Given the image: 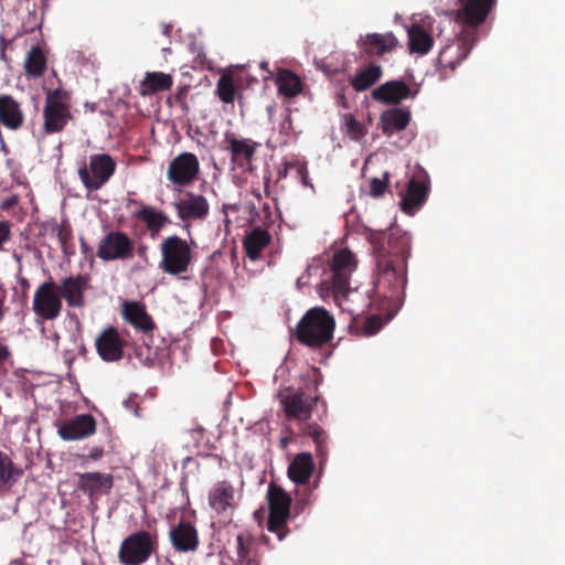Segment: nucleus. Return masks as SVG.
Wrapping results in <instances>:
<instances>
[{"mask_svg": "<svg viewBox=\"0 0 565 565\" xmlns=\"http://www.w3.org/2000/svg\"><path fill=\"white\" fill-rule=\"evenodd\" d=\"M90 287V277L77 274L61 279L57 290L71 308H83L86 305L85 291Z\"/></svg>", "mask_w": 565, "mask_h": 565, "instance_id": "obj_14", "label": "nucleus"}, {"mask_svg": "<svg viewBox=\"0 0 565 565\" xmlns=\"http://www.w3.org/2000/svg\"><path fill=\"white\" fill-rule=\"evenodd\" d=\"M173 85L171 75L162 72H147L140 84V95L149 96L169 90Z\"/></svg>", "mask_w": 565, "mask_h": 565, "instance_id": "obj_32", "label": "nucleus"}, {"mask_svg": "<svg viewBox=\"0 0 565 565\" xmlns=\"http://www.w3.org/2000/svg\"><path fill=\"white\" fill-rule=\"evenodd\" d=\"M429 193V181L427 177H413L408 183L405 194L402 198L401 206L403 212L412 215L427 200Z\"/></svg>", "mask_w": 565, "mask_h": 565, "instance_id": "obj_19", "label": "nucleus"}, {"mask_svg": "<svg viewBox=\"0 0 565 565\" xmlns=\"http://www.w3.org/2000/svg\"><path fill=\"white\" fill-rule=\"evenodd\" d=\"M7 290L0 287V323L3 321L8 308L6 307Z\"/></svg>", "mask_w": 565, "mask_h": 565, "instance_id": "obj_44", "label": "nucleus"}, {"mask_svg": "<svg viewBox=\"0 0 565 565\" xmlns=\"http://www.w3.org/2000/svg\"><path fill=\"white\" fill-rule=\"evenodd\" d=\"M116 161L108 153H95L89 157V164L78 170V177L89 191L102 189L115 174Z\"/></svg>", "mask_w": 565, "mask_h": 565, "instance_id": "obj_10", "label": "nucleus"}, {"mask_svg": "<svg viewBox=\"0 0 565 565\" xmlns=\"http://www.w3.org/2000/svg\"><path fill=\"white\" fill-rule=\"evenodd\" d=\"M411 87L399 79L388 81L372 90V98L381 104L397 105L411 97Z\"/></svg>", "mask_w": 565, "mask_h": 565, "instance_id": "obj_20", "label": "nucleus"}, {"mask_svg": "<svg viewBox=\"0 0 565 565\" xmlns=\"http://www.w3.org/2000/svg\"><path fill=\"white\" fill-rule=\"evenodd\" d=\"M271 242V235L267 230L263 227H254L243 241V246L246 253V256L255 262L259 259L260 254L265 247L269 245Z\"/></svg>", "mask_w": 565, "mask_h": 565, "instance_id": "obj_27", "label": "nucleus"}, {"mask_svg": "<svg viewBox=\"0 0 565 565\" xmlns=\"http://www.w3.org/2000/svg\"><path fill=\"white\" fill-rule=\"evenodd\" d=\"M298 171H299L300 174H302V173H305L307 171V169H306L305 166H301V167H299Z\"/></svg>", "mask_w": 565, "mask_h": 565, "instance_id": "obj_53", "label": "nucleus"}, {"mask_svg": "<svg viewBox=\"0 0 565 565\" xmlns=\"http://www.w3.org/2000/svg\"><path fill=\"white\" fill-rule=\"evenodd\" d=\"M318 386L319 381L313 372L308 376L305 386H288L279 391L278 398L288 419L307 422L311 417L313 406L320 399Z\"/></svg>", "mask_w": 565, "mask_h": 565, "instance_id": "obj_4", "label": "nucleus"}, {"mask_svg": "<svg viewBox=\"0 0 565 565\" xmlns=\"http://www.w3.org/2000/svg\"><path fill=\"white\" fill-rule=\"evenodd\" d=\"M121 315L127 323L145 335L151 334L156 329L152 317L147 312L146 306L139 301H125Z\"/></svg>", "mask_w": 565, "mask_h": 565, "instance_id": "obj_18", "label": "nucleus"}, {"mask_svg": "<svg viewBox=\"0 0 565 565\" xmlns=\"http://www.w3.org/2000/svg\"><path fill=\"white\" fill-rule=\"evenodd\" d=\"M371 244L375 256L376 292L395 298L407 282L411 236L399 227H392L387 233L371 235Z\"/></svg>", "mask_w": 565, "mask_h": 565, "instance_id": "obj_1", "label": "nucleus"}, {"mask_svg": "<svg viewBox=\"0 0 565 565\" xmlns=\"http://www.w3.org/2000/svg\"><path fill=\"white\" fill-rule=\"evenodd\" d=\"M18 196L17 195H12L10 198H8L3 203H2V209L4 210H9L11 207H13L14 205L18 204Z\"/></svg>", "mask_w": 565, "mask_h": 565, "instance_id": "obj_47", "label": "nucleus"}, {"mask_svg": "<svg viewBox=\"0 0 565 565\" xmlns=\"http://www.w3.org/2000/svg\"><path fill=\"white\" fill-rule=\"evenodd\" d=\"M12 235L11 224L8 221H0V250H2L3 245L10 241Z\"/></svg>", "mask_w": 565, "mask_h": 565, "instance_id": "obj_43", "label": "nucleus"}, {"mask_svg": "<svg viewBox=\"0 0 565 565\" xmlns=\"http://www.w3.org/2000/svg\"><path fill=\"white\" fill-rule=\"evenodd\" d=\"M200 172V162L192 152H182L170 161L167 178L177 186L191 184Z\"/></svg>", "mask_w": 565, "mask_h": 565, "instance_id": "obj_13", "label": "nucleus"}, {"mask_svg": "<svg viewBox=\"0 0 565 565\" xmlns=\"http://www.w3.org/2000/svg\"><path fill=\"white\" fill-rule=\"evenodd\" d=\"M18 282L22 289V292L25 295L28 292V290L30 289V281L28 278L25 277H22V276H19L18 277Z\"/></svg>", "mask_w": 565, "mask_h": 565, "instance_id": "obj_48", "label": "nucleus"}, {"mask_svg": "<svg viewBox=\"0 0 565 565\" xmlns=\"http://www.w3.org/2000/svg\"><path fill=\"white\" fill-rule=\"evenodd\" d=\"M267 530L282 541L289 533L287 522L290 516L291 498L280 486L271 482L267 491Z\"/></svg>", "mask_w": 565, "mask_h": 565, "instance_id": "obj_7", "label": "nucleus"}, {"mask_svg": "<svg viewBox=\"0 0 565 565\" xmlns=\"http://www.w3.org/2000/svg\"><path fill=\"white\" fill-rule=\"evenodd\" d=\"M495 0H465L456 11V21L462 29L455 42L446 45L439 53L440 65L454 71L469 55L478 41L477 26L482 24Z\"/></svg>", "mask_w": 565, "mask_h": 565, "instance_id": "obj_2", "label": "nucleus"}, {"mask_svg": "<svg viewBox=\"0 0 565 565\" xmlns=\"http://www.w3.org/2000/svg\"><path fill=\"white\" fill-rule=\"evenodd\" d=\"M178 216L181 221L202 220L209 214V203L203 195L188 193L186 199L174 203Z\"/></svg>", "mask_w": 565, "mask_h": 565, "instance_id": "obj_23", "label": "nucleus"}, {"mask_svg": "<svg viewBox=\"0 0 565 565\" xmlns=\"http://www.w3.org/2000/svg\"><path fill=\"white\" fill-rule=\"evenodd\" d=\"M383 75V68L379 64L370 63L364 67L356 70L353 77L350 78V85L358 92H365L376 84Z\"/></svg>", "mask_w": 565, "mask_h": 565, "instance_id": "obj_28", "label": "nucleus"}, {"mask_svg": "<svg viewBox=\"0 0 565 565\" xmlns=\"http://www.w3.org/2000/svg\"><path fill=\"white\" fill-rule=\"evenodd\" d=\"M114 484L110 473L85 472L78 475L77 489L90 498L107 494Z\"/></svg>", "mask_w": 565, "mask_h": 565, "instance_id": "obj_21", "label": "nucleus"}, {"mask_svg": "<svg viewBox=\"0 0 565 565\" xmlns=\"http://www.w3.org/2000/svg\"><path fill=\"white\" fill-rule=\"evenodd\" d=\"M170 540L178 552H193L199 546L196 529L185 521H180L170 530Z\"/></svg>", "mask_w": 565, "mask_h": 565, "instance_id": "obj_24", "label": "nucleus"}, {"mask_svg": "<svg viewBox=\"0 0 565 565\" xmlns=\"http://www.w3.org/2000/svg\"><path fill=\"white\" fill-rule=\"evenodd\" d=\"M104 452L105 451L103 447H93L87 455V458L92 460H98L104 456Z\"/></svg>", "mask_w": 565, "mask_h": 565, "instance_id": "obj_46", "label": "nucleus"}, {"mask_svg": "<svg viewBox=\"0 0 565 565\" xmlns=\"http://www.w3.org/2000/svg\"><path fill=\"white\" fill-rule=\"evenodd\" d=\"M334 318L322 307L309 309L296 326L298 342L309 348H321L333 338Z\"/></svg>", "mask_w": 565, "mask_h": 565, "instance_id": "obj_3", "label": "nucleus"}, {"mask_svg": "<svg viewBox=\"0 0 565 565\" xmlns=\"http://www.w3.org/2000/svg\"><path fill=\"white\" fill-rule=\"evenodd\" d=\"M209 503L218 514L233 508L234 488L226 481L216 483L209 493Z\"/></svg>", "mask_w": 565, "mask_h": 565, "instance_id": "obj_30", "label": "nucleus"}, {"mask_svg": "<svg viewBox=\"0 0 565 565\" xmlns=\"http://www.w3.org/2000/svg\"><path fill=\"white\" fill-rule=\"evenodd\" d=\"M266 66H267V63H266V62L262 63V67H263V68H266Z\"/></svg>", "mask_w": 565, "mask_h": 565, "instance_id": "obj_55", "label": "nucleus"}, {"mask_svg": "<svg viewBox=\"0 0 565 565\" xmlns=\"http://www.w3.org/2000/svg\"><path fill=\"white\" fill-rule=\"evenodd\" d=\"M277 86L279 94L286 97H296L302 90L300 78L289 70H281L277 75Z\"/></svg>", "mask_w": 565, "mask_h": 565, "instance_id": "obj_36", "label": "nucleus"}, {"mask_svg": "<svg viewBox=\"0 0 565 565\" xmlns=\"http://www.w3.org/2000/svg\"><path fill=\"white\" fill-rule=\"evenodd\" d=\"M226 149L231 152V160L239 168H246L252 164L256 151L260 143L249 138L238 139L234 134L225 135Z\"/></svg>", "mask_w": 565, "mask_h": 565, "instance_id": "obj_17", "label": "nucleus"}, {"mask_svg": "<svg viewBox=\"0 0 565 565\" xmlns=\"http://www.w3.org/2000/svg\"><path fill=\"white\" fill-rule=\"evenodd\" d=\"M67 92L56 88L47 90L43 108V129L46 134L62 131L72 118Z\"/></svg>", "mask_w": 565, "mask_h": 565, "instance_id": "obj_9", "label": "nucleus"}, {"mask_svg": "<svg viewBox=\"0 0 565 565\" xmlns=\"http://www.w3.org/2000/svg\"><path fill=\"white\" fill-rule=\"evenodd\" d=\"M305 434L315 441L318 451L320 454L323 452L327 443L326 431L317 424H309L306 427Z\"/></svg>", "mask_w": 565, "mask_h": 565, "instance_id": "obj_40", "label": "nucleus"}, {"mask_svg": "<svg viewBox=\"0 0 565 565\" xmlns=\"http://www.w3.org/2000/svg\"><path fill=\"white\" fill-rule=\"evenodd\" d=\"M381 328H382V321L376 316L369 317L363 322V332L366 335H373V334L377 333Z\"/></svg>", "mask_w": 565, "mask_h": 565, "instance_id": "obj_42", "label": "nucleus"}, {"mask_svg": "<svg viewBox=\"0 0 565 565\" xmlns=\"http://www.w3.org/2000/svg\"><path fill=\"white\" fill-rule=\"evenodd\" d=\"M397 45V40L392 33L367 34L363 41L362 47L367 55H383L391 52Z\"/></svg>", "mask_w": 565, "mask_h": 565, "instance_id": "obj_31", "label": "nucleus"}, {"mask_svg": "<svg viewBox=\"0 0 565 565\" xmlns=\"http://www.w3.org/2000/svg\"><path fill=\"white\" fill-rule=\"evenodd\" d=\"M345 134L353 140H360L366 134L363 125L358 121L353 115L347 114L344 116Z\"/></svg>", "mask_w": 565, "mask_h": 565, "instance_id": "obj_39", "label": "nucleus"}, {"mask_svg": "<svg viewBox=\"0 0 565 565\" xmlns=\"http://www.w3.org/2000/svg\"><path fill=\"white\" fill-rule=\"evenodd\" d=\"M161 260L159 268L168 275L185 274L192 264V249L189 243L178 235H171L160 243Z\"/></svg>", "mask_w": 565, "mask_h": 565, "instance_id": "obj_6", "label": "nucleus"}, {"mask_svg": "<svg viewBox=\"0 0 565 565\" xmlns=\"http://www.w3.org/2000/svg\"><path fill=\"white\" fill-rule=\"evenodd\" d=\"M11 351L9 347L0 341V367L9 360Z\"/></svg>", "mask_w": 565, "mask_h": 565, "instance_id": "obj_45", "label": "nucleus"}, {"mask_svg": "<svg viewBox=\"0 0 565 565\" xmlns=\"http://www.w3.org/2000/svg\"><path fill=\"white\" fill-rule=\"evenodd\" d=\"M129 203H130V204H137L138 202H137V201H135V200H130V201H129Z\"/></svg>", "mask_w": 565, "mask_h": 565, "instance_id": "obj_54", "label": "nucleus"}, {"mask_svg": "<svg viewBox=\"0 0 565 565\" xmlns=\"http://www.w3.org/2000/svg\"><path fill=\"white\" fill-rule=\"evenodd\" d=\"M23 476V470L0 450V489L11 488Z\"/></svg>", "mask_w": 565, "mask_h": 565, "instance_id": "obj_35", "label": "nucleus"}, {"mask_svg": "<svg viewBox=\"0 0 565 565\" xmlns=\"http://www.w3.org/2000/svg\"><path fill=\"white\" fill-rule=\"evenodd\" d=\"M135 217L145 222L151 232H159L170 222L167 215L151 206H142L135 213Z\"/></svg>", "mask_w": 565, "mask_h": 565, "instance_id": "obj_37", "label": "nucleus"}, {"mask_svg": "<svg viewBox=\"0 0 565 565\" xmlns=\"http://www.w3.org/2000/svg\"><path fill=\"white\" fill-rule=\"evenodd\" d=\"M433 44V36L423 26L414 24L409 28L408 46L412 53L427 54Z\"/></svg>", "mask_w": 565, "mask_h": 565, "instance_id": "obj_34", "label": "nucleus"}, {"mask_svg": "<svg viewBox=\"0 0 565 565\" xmlns=\"http://www.w3.org/2000/svg\"><path fill=\"white\" fill-rule=\"evenodd\" d=\"M171 30H172V26H171V25H169V24H164V25H163V34H164L166 36H170Z\"/></svg>", "mask_w": 565, "mask_h": 565, "instance_id": "obj_50", "label": "nucleus"}, {"mask_svg": "<svg viewBox=\"0 0 565 565\" xmlns=\"http://www.w3.org/2000/svg\"><path fill=\"white\" fill-rule=\"evenodd\" d=\"M46 66V53L39 45L32 46L24 60L25 76L30 79H36L44 74Z\"/></svg>", "mask_w": 565, "mask_h": 565, "instance_id": "obj_33", "label": "nucleus"}, {"mask_svg": "<svg viewBox=\"0 0 565 565\" xmlns=\"http://www.w3.org/2000/svg\"><path fill=\"white\" fill-rule=\"evenodd\" d=\"M96 351L105 362H117L124 356L125 341L114 327L103 330L95 341Z\"/></svg>", "mask_w": 565, "mask_h": 565, "instance_id": "obj_15", "label": "nucleus"}, {"mask_svg": "<svg viewBox=\"0 0 565 565\" xmlns=\"http://www.w3.org/2000/svg\"><path fill=\"white\" fill-rule=\"evenodd\" d=\"M67 234L64 232V231H60L58 233V238L62 243H65V241L67 239Z\"/></svg>", "mask_w": 565, "mask_h": 565, "instance_id": "obj_51", "label": "nucleus"}, {"mask_svg": "<svg viewBox=\"0 0 565 565\" xmlns=\"http://www.w3.org/2000/svg\"><path fill=\"white\" fill-rule=\"evenodd\" d=\"M204 431H205V430H204V428H203V427H201V426H199V427H196V428H194V429H192V430H191L192 435H193L194 437H196V438H202V437H203V435H204Z\"/></svg>", "mask_w": 565, "mask_h": 565, "instance_id": "obj_49", "label": "nucleus"}, {"mask_svg": "<svg viewBox=\"0 0 565 565\" xmlns=\"http://www.w3.org/2000/svg\"><path fill=\"white\" fill-rule=\"evenodd\" d=\"M96 420L90 414L76 415L58 426V436L66 441L79 440L95 434Z\"/></svg>", "mask_w": 565, "mask_h": 565, "instance_id": "obj_16", "label": "nucleus"}, {"mask_svg": "<svg viewBox=\"0 0 565 565\" xmlns=\"http://www.w3.org/2000/svg\"><path fill=\"white\" fill-rule=\"evenodd\" d=\"M331 275L321 282V291H331L335 303L342 310H350L343 306L350 292V278L356 268L355 255L348 248L334 253L331 262Z\"/></svg>", "mask_w": 565, "mask_h": 565, "instance_id": "obj_5", "label": "nucleus"}, {"mask_svg": "<svg viewBox=\"0 0 565 565\" xmlns=\"http://www.w3.org/2000/svg\"><path fill=\"white\" fill-rule=\"evenodd\" d=\"M234 565H260L262 556L258 544L248 533H239L236 536L235 555L232 557Z\"/></svg>", "mask_w": 565, "mask_h": 565, "instance_id": "obj_22", "label": "nucleus"}, {"mask_svg": "<svg viewBox=\"0 0 565 565\" xmlns=\"http://www.w3.org/2000/svg\"><path fill=\"white\" fill-rule=\"evenodd\" d=\"M63 308L57 284L50 277L41 284L33 296L32 310L38 318L45 321L55 320L60 317Z\"/></svg>", "mask_w": 565, "mask_h": 565, "instance_id": "obj_11", "label": "nucleus"}, {"mask_svg": "<svg viewBox=\"0 0 565 565\" xmlns=\"http://www.w3.org/2000/svg\"><path fill=\"white\" fill-rule=\"evenodd\" d=\"M315 469L312 457L308 452L298 454L288 467V477L297 484L309 481Z\"/></svg>", "mask_w": 565, "mask_h": 565, "instance_id": "obj_29", "label": "nucleus"}, {"mask_svg": "<svg viewBox=\"0 0 565 565\" xmlns=\"http://www.w3.org/2000/svg\"><path fill=\"white\" fill-rule=\"evenodd\" d=\"M411 117L408 108L393 107L381 114L379 127L386 137H391L394 132L404 130L409 125Z\"/></svg>", "mask_w": 565, "mask_h": 565, "instance_id": "obj_25", "label": "nucleus"}, {"mask_svg": "<svg viewBox=\"0 0 565 565\" xmlns=\"http://www.w3.org/2000/svg\"><path fill=\"white\" fill-rule=\"evenodd\" d=\"M23 121L20 104L11 95H0V124L10 130H18Z\"/></svg>", "mask_w": 565, "mask_h": 565, "instance_id": "obj_26", "label": "nucleus"}, {"mask_svg": "<svg viewBox=\"0 0 565 565\" xmlns=\"http://www.w3.org/2000/svg\"><path fill=\"white\" fill-rule=\"evenodd\" d=\"M216 94L225 104H232L235 99L236 88L232 74H223L216 83Z\"/></svg>", "mask_w": 565, "mask_h": 565, "instance_id": "obj_38", "label": "nucleus"}, {"mask_svg": "<svg viewBox=\"0 0 565 565\" xmlns=\"http://www.w3.org/2000/svg\"><path fill=\"white\" fill-rule=\"evenodd\" d=\"M388 186V173L384 174L383 179L373 178L370 181V195L373 198L382 196Z\"/></svg>", "mask_w": 565, "mask_h": 565, "instance_id": "obj_41", "label": "nucleus"}, {"mask_svg": "<svg viewBox=\"0 0 565 565\" xmlns=\"http://www.w3.org/2000/svg\"><path fill=\"white\" fill-rule=\"evenodd\" d=\"M137 252H138V254H139L140 256L145 255V254H146V252H147V246H146V245H140V246L138 247Z\"/></svg>", "mask_w": 565, "mask_h": 565, "instance_id": "obj_52", "label": "nucleus"}, {"mask_svg": "<svg viewBox=\"0 0 565 565\" xmlns=\"http://www.w3.org/2000/svg\"><path fill=\"white\" fill-rule=\"evenodd\" d=\"M157 535L138 531L128 535L120 544L118 558L124 565H141L157 551Z\"/></svg>", "mask_w": 565, "mask_h": 565, "instance_id": "obj_8", "label": "nucleus"}, {"mask_svg": "<svg viewBox=\"0 0 565 565\" xmlns=\"http://www.w3.org/2000/svg\"><path fill=\"white\" fill-rule=\"evenodd\" d=\"M134 241L121 231L108 232L98 243L97 257L104 262L126 260L134 257Z\"/></svg>", "mask_w": 565, "mask_h": 565, "instance_id": "obj_12", "label": "nucleus"}]
</instances>
